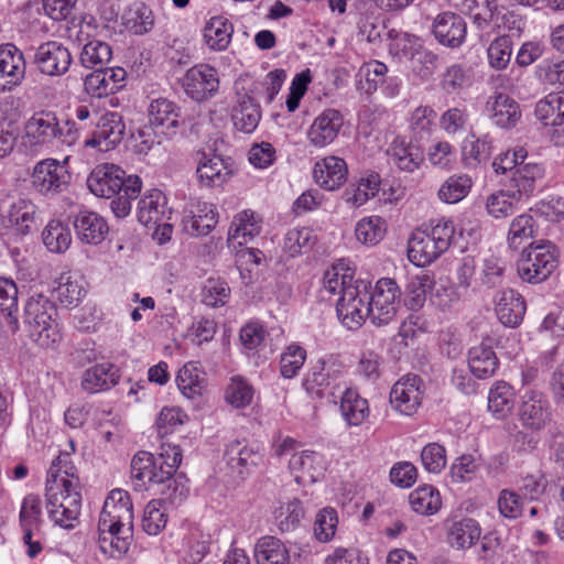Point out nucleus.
Wrapping results in <instances>:
<instances>
[{
    "instance_id": "8",
    "label": "nucleus",
    "mask_w": 564,
    "mask_h": 564,
    "mask_svg": "<svg viewBox=\"0 0 564 564\" xmlns=\"http://www.w3.org/2000/svg\"><path fill=\"white\" fill-rule=\"evenodd\" d=\"M401 301V290L391 278H381L376 282L368 300L370 321L378 326L388 325L394 319Z\"/></svg>"
},
{
    "instance_id": "32",
    "label": "nucleus",
    "mask_w": 564,
    "mask_h": 564,
    "mask_svg": "<svg viewBox=\"0 0 564 564\" xmlns=\"http://www.w3.org/2000/svg\"><path fill=\"white\" fill-rule=\"evenodd\" d=\"M74 228L82 242L94 246L101 243L109 232L105 218L89 210H82L77 214Z\"/></svg>"
},
{
    "instance_id": "44",
    "label": "nucleus",
    "mask_w": 564,
    "mask_h": 564,
    "mask_svg": "<svg viewBox=\"0 0 564 564\" xmlns=\"http://www.w3.org/2000/svg\"><path fill=\"white\" fill-rule=\"evenodd\" d=\"M534 115L545 127H557L564 123V95L551 93L535 105Z\"/></svg>"
},
{
    "instance_id": "59",
    "label": "nucleus",
    "mask_w": 564,
    "mask_h": 564,
    "mask_svg": "<svg viewBox=\"0 0 564 564\" xmlns=\"http://www.w3.org/2000/svg\"><path fill=\"white\" fill-rule=\"evenodd\" d=\"M419 37L409 33L389 31V53L399 61H411L420 46Z\"/></svg>"
},
{
    "instance_id": "56",
    "label": "nucleus",
    "mask_w": 564,
    "mask_h": 564,
    "mask_svg": "<svg viewBox=\"0 0 564 564\" xmlns=\"http://www.w3.org/2000/svg\"><path fill=\"white\" fill-rule=\"evenodd\" d=\"M42 238L51 252H64L72 243V234L68 226L55 219L46 225Z\"/></svg>"
},
{
    "instance_id": "33",
    "label": "nucleus",
    "mask_w": 564,
    "mask_h": 564,
    "mask_svg": "<svg viewBox=\"0 0 564 564\" xmlns=\"http://www.w3.org/2000/svg\"><path fill=\"white\" fill-rule=\"evenodd\" d=\"M545 174V169L540 163H522L512 173L509 181V189L521 199L530 197L536 189V183Z\"/></svg>"
},
{
    "instance_id": "55",
    "label": "nucleus",
    "mask_w": 564,
    "mask_h": 564,
    "mask_svg": "<svg viewBox=\"0 0 564 564\" xmlns=\"http://www.w3.org/2000/svg\"><path fill=\"white\" fill-rule=\"evenodd\" d=\"M56 289L59 303L66 307H75L86 294L82 276L64 273Z\"/></svg>"
},
{
    "instance_id": "58",
    "label": "nucleus",
    "mask_w": 564,
    "mask_h": 564,
    "mask_svg": "<svg viewBox=\"0 0 564 564\" xmlns=\"http://www.w3.org/2000/svg\"><path fill=\"white\" fill-rule=\"evenodd\" d=\"M111 57V46L107 42L94 39L83 46L79 61L85 68H95L107 64Z\"/></svg>"
},
{
    "instance_id": "43",
    "label": "nucleus",
    "mask_w": 564,
    "mask_h": 564,
    "mask_svg": "<svg viewBox=\"0 0 564 564\" xmlns=\"http://www.w3.org/2000/svg\"><path fill=\"white\" fill-rule=\"evenodd\" d=\"M488 105L491 112L490 117L498 127H514L521 118L520 106L506 94H498Z\"/></svg>"
},
{
    "instance_id": "30",
    "label": "nucleus",
    "mask_w": 564,
    "mask_h": 564,
    "mask_svg": "<svg viewBox=\"0 0 564 564\" xmlns=\"http://www.w3.org/2000/svg\"><path fill=\"white\" fill-rule=\"evenodd\" d=\"M172 210L167 207V198L158 188L147 191L137 207L138 220L145 227H152L164 220H170Z\"/></svg>"
},
{
    "instance_id": "28",
    "label": "nucleus",
    "mask_w": 564,
    "mask_h": 564,
    "mask_svg": "<svg viewBox=\"0 0 564 564\" xmlns=\"http://www.w3.org/2000/svg\"><path fill=\"white\" fill-rule=\"evenodd\" d=\"M388 161L401 172L413 173L424 162L420 145L408 142L403 137H395L387 149Z\"/></svg>"
},
{
    "instance_id": "61",
    "label": "nucleus",
    "mask_w": 564,
    "mask_h": 564,
    "mask_svg": "<svg viewBox=\"0 0 564 564\" xmlns=\"http://www.w3.org/2000/svg\"><path fill=\"white\" fill-rule=\"evenodd\" d=\"M167 523L163 499H152L144 508L142 529L149 535H158Z\"/></svg>"
},
{
    "instance_id": "9",
    "label": "nucleus",
    "mask_w": 564,
    "mask_h": 564,
    "mask_svg": "<svg viewBox=\"0 0 564 564\" xmlns=\"http://www.w3.org/2000/svg\"><path fill=\"white\" fill-rule=\"evenodd\" d=\"M369 294L366 285L348 286L336 304L337 316L341 324L348 329H358L366 317L370 318L368 311Z\"/></svg>"
},
{
    "instance_id": "6",
    "label": "nucleus",
    "mask_w": 564,
    "mask_h": 564,
    "mask_svg": "<svg viewBox=\"0 0 564 564\" xmlns=\"http://www.w3.org/2000/svg\"><path fill=\"white\" fill-rule=\"evenodd\" d=\"M557 263V248L552 242H532L522 250L517 270L523 282L536 284L545 281L556 269Z\"/></svg>"
},
{
    "instance_id": "19",
    "label": "nucleus",
    "mask_w": 564,
    "mask_h": 564,
    "mask_svg": "<svg viewBox=\"0 0 564 564\" xmlns=\"http://www.w3.org/2000/svg\"><path fill=\"white\" fill-rule=\"evenodd\" d=\"M262 225V216L252 209H243L237 213L228 230V247L236 250L247 246L260 235Z\"/></svg>"
},
{
    "instance_id": "14",
    "label": "nucleus",
    "mask_w": 564,
    "mask_h": 564,
    "mask_svg": "<svg viewBox=\"0 0 564 564\" xmlns=\"http://www.w3.org/2000/svg\"><path fill=\"white\" fill-rule=\"evenodd\" d=\"M343 126L344 116L339 110L324 109L310 126L307 141L316 149L326 148L337 139Z\"/></svg>"
},
{
    "instance_id": "40",
    "label": "nucleus",
    "mask_w": 564,
    "mask_h": 564,
    "mask_svg": "<svg viewBox=\"0 0 564 564\" xmlns=\"http://www.w3.org/2000/svg\"><path fill=\"white\" fill-rule=\"evenodd\" d=\"M176 384L187 399L200 397L206 387L205 372L195 361L186 362L176 375Z\"/></svg>"
},
{
    "instance_id": "38",
    "label": "nucleus",
    "mask_w": 564,
    "mask_h": 564,
    "mask_svg": "<svg viewBox=\"0 0 564 564\" xmlns=\"http://www.w3.org/2000/svg\"><path fill=\"white\" fill-rule=\"evenodd\" d=\"M234 24L223 15L212 17L203 29V41L214 52L226 51L231 43Z\"/></svg>"
},
{
    "instance_id": "49",
    "label": "nucleus",
    "mask_w": 564,
    "mask_h": 564,
    "mask_svg": "<svg viewBox=\"0 0 564 564\" xmlns=\"http://www.w3.org/2000/svg\"><path fill=\"white\" fill-rule=\"evenodd\" d=\"M536 231L538 225L531 214L518 215L510 223L507 243L510 249L518 250L525 241L533 238Z\"/></svg>"
},
{
    "instance_id": "12",
    "label": "nucleus",
    "mask_w": 564,
    "mask_h": 564,
    "mask_svg": "<svg viewBox=\"0 0 564 564\" xmlns=\"http://www.w3.org/2000/svg\"><path fill=\"white\" fill-rule=\"evenodd\" d=\"M98 524L108 528L121 527L133 530V507L128 491L113 489L104 502Z\"/></svg>"
},
{
    "instance_id": "3",
    "label": "nucleus",
    "mask_w": 564,
    "mask_h": 564,
    "mask_svg": "<svg viewBox=\"0 0 564 564\" xmlns=\"http://www.w3.org/2000/svg\"><path fill=\"white\" fill-rule=\"evenodd\" d=\"M80 132L76 122L67 120L62 126L56 112L35 111L24 124L25 143L35 150H52L61 145L72 147L79 140Z\"/></svg>"
},
{
    "instance_id": "24",
    "label": "nucleus",
    "mask_w": 564,
    "mask_h": 564,
    "mask_svg": "<svg viewBox=\"0 0 564 564\" xmlns=\"http://www.w3.org/2000/svg\"><path fill=\"white\" fill-rule=\"evenodd\" d=\"M121 378L118 366L110 361L95 364L85 369L80 377V388L88 394H97L111 390Z\"/></svg>"
},
{
    "instance_id": "15",
    "label": "nucleus",
    "mask_w": 564,
    "mask_h": 564,
    "mask_svg": "<svg viewBox=\"0 0 564 564\" xmlns=\"http://www.w3.org/2000/svg\"><path fill=\"white\" fill-rule=\"evenodd\" d=\"M126 130L122 117L118 112L104 113L93 132V137L84 141L86 148H98L100 151H109L119 144Z\"/></svg>"
},
{
    "instance_id": "26",
    "label": "nucleus",
    "mask_w": 564,
    "mask_h": 564,
    "mask_svg": "<svg viewBox=\"0 0 564 564\" xmlns=\"http://www.w3.org/2000/svg\"><path fill=\"white\" fill-rule=\"evenodd\" d=\"M494 303L496 316L503 326L516 328L522 323L527 302L518 291L503 289L497 292Z\"/></svg>"
},
{
    "instance_id": "18",
    "label": "nucleus",
    "mask_w": 564,
    "mask_h": 564,
    "mask_svg": "<svg viewBox=\"0 0 564 564\" xmlns=\"http://www.w3.org/2000/svg\"><path fill=\"white\" fill-rule=\"evenodd\" d=\"M230 176L231 170L223 156L204 151L197 152L196 178L200 187H221Z\"/></svg>"
},
{
    "instance_id": "60",
    "label": "nucleus",
    "mask_w": 564,
    "mask_h": 564,
    "mask_svg": "<svg viewBox=\"0 0 564 564\" xmlns=\"http://www.w3.org/2000/svg\"><path fill=\"white\" fill-rule=\"evenodd\" d=\"M513 42L509 35H500L487 48L488 64L496 70L506 69L511 61Z\"/></svg>"
},
{
    "instance_id": "11",
    "label": "nucleus",
    "mask_w": 564,
    "mask_h": 564,
    "mask_svg": "<svg viewBox=\"0 0 564 564\" xmlns=\"http://www.w3.org/2000/svg\"><path fill=\"white\" fill-rule=\"evenodd\" d=\"M423 394V380L417 375H406L393 384L390 391V403L399 414L411 416L421 406Z\"/></svg>"
},
{
    "instance_id": "29",
    "label": "nucleus",
    "mask_w": 564,
    "mask_h": 564,
    "mask_svg": "<svg viewBox=\"0 0 564 564\" xmlns=\"http://www.w3.org/2000/svg\"><path fill=\"white\" fill-rule=\"evenodd\" d=\"M313 177L316 184L322 188L326 191H336L347 181V163L339 156H325L314 164Z\"/></svg>"
},
{
    "instance_id": "46",
    "label": "nucleus",
    "mask_w": 564,
    "mask_h": 564,
    "mask_svg": "<svg viewBox=\"0 0 564 564\" xmlns=\"http://www.w3.org/2000/svg\"><path fill=\"white\" fill-rule=\"evenodd\" d=\"M411 509L421 516H433L442 508V498L437 488L432 485H421L410 492Z\"/></svg>"
},
{
    "instance_id": "62",
    "label": "nucleus",
    "mask_w": 564,
    "mask_h": 564,
    "mask_svg": "<svg viewBox=\"0 0 564 564\" xmlns=\"http://www.w3.org/2000/svg\"><path fill=\"white\" fill-rule=\"evenodd\" d=\"M188 421V415L178 406H164L155 421V427L161 438L173 434Z\"/></svg>"
},
{
    "instance_id": "51",
    "label": "nucleus",
    "mask_w": 564,
    "mask_h": 564,
    "mask_svg": "<svg viewBox=\"0 0 564 564\" xmlns=\"http://www.w3.org/2000/svg\"><path fill=\"white\" fill-rule=\"evenodd\" d=\"M380 188V176L376 173L360 177L345 192L346 202L352 206L360 207L375 197Z\"/></svg>"
},
{
    "instance_id": "7",
    "label": "nucleus",
    "mask_w": 564,
    "mask_h": 564,
    "mask_svg": "<svg viewBox=\"0 0 564 564\" xmlns=\"http://www.w3.org/2000/svg\"><path fill=\"white\" fill-rule=\"evenodd\" d=\"M69 158L63 162L47 158L39 161L31 173V185L44 196H53L67 189L72 174L67 169Z\"/></svg>"
},
{
    "instance_id": "25",
    "label": "nucleus",
    "mask_w": 564,
    "mask_h": 564,
    "mask_svg": "<svg viewBox=\"0 0 564 564\" xmlns=\"http://www.w3.org/2000/svg\"><path fill=\"white\" fill-rule=\"evenodd\" d=\"M26 64L22 51L13 44L0 46V91H10L25 76Z\"/></svg>"
},
{
    "instance_id": "57",
    "label": "nucleus",
    "mask_w": 564,
    "mask_h": 564,
    "mask_svg": "<svg viewBox=\"0 0 564 564\" xmlns=\"http://www.w3.org/2000/svg\"><path fill=\"white\" fill-rule=\"evenodd\" d=\"M317 241V236L311 227L290 229L284 237V249L295 257L310 251Z\"/></svg>"
},
{
    "instance_id": "4",
    "label": "nucleus",
    "mask_w": 564,
    "mask_h": 564,
    "mask_svg": "<svg viewBox=\"0 0 564 564\" xmlns=\"http://www.w3.org/2000/svg\"><path fill=\"white\" fill-rule=\"evenodd\" d=\"M455 226L451 218L431 219L416 228L408 242V258L416 267H426L446 252L453 242Z\"/></svg>"
},
{
    "instance_id": "37",
    "label": "nucleus",
    "mask_w": 564,
    "mask_h": 564,
    "mask_svg": "<svg viewBox=\"0 0 564 564\" xmlns=\"http://www.w3.org/2000/svg\"><path fill=\"white\" fill-rule=\"evenodd\" d=\"M339 411L348 426L362 425L370 415V406L367 399L362 398L356 389L346 388L340 402Z\"/></svg>"
},
{
    "instance_id": "50",
    "label": "nucleus",
    "mask_w": 564,
    "mask_h": 564,
    "mask_svg": "<svg viewBox=\"0 0 564 564\" xmlns=\"http://www.w3.org/2000/svg\"><path fill=\"white\" fill-rule=\"evenodd\" d=\"M492 152V140L489 135L480 138H466L463 143L462 154L464 164L468 167H475L490 159Z\"/></svg>"
},
{
    "instance_id": "1",
    "label": "nucleus",
    "mask_w": 564,
    "mask_h": 564,
    "mask_svg": "<svg viewBox=\"0 0 564 564\" xmlns=\"http://www.w3.org/2000/svg\"><path fill=\"white\" fill-rule=\"evenodd\" d=\"M44 497L47 517L54 525L72 530L79 523L80 481L68 452L59 453L52 460L47 469Z\"/></svg>"
},
{
    "instance_id": "23",
    "label": "nucleus",
    "mask_w": 564,
    "mask_h": 564,
    "mask_svg": "<svg viewBox=\"0 0 564 564\" xmlns=\"http://www.w3.org/2000/svg\"><path fill=\"white\" fill-rule=\"evenodd\" d=\"M181 108L165 97L152 99L148 107L150 126L159 133L173 137L180 128Z\"/></svg>"
},
{
    "instance_id": "10",
    "label": "nucleus",
    "mask_w": 564,
    "mask_h": 564,
    "mask_svg": "<svg viewBox=\"0 0 564 564\" xmlns=\"http://www.w3.org/2000/svg\"><path fill=\"white\" fill-rule=\"evenodd\" d=\"M181 83L185 94L197 102L214 97L220 84L217 68L206 63H199L188 68Z\"/></svg>"
},
{
    "instance_id": "27",
    "label": "nucleus",
    "mask_w": 564,
    "mask_h": 564,
    "mask_svg": "<svg viewBox=\"0 0 564 564\" xmlns=\"http://www.w3.org/2000/svg\"><path fill=\"white\" fill-rule=\"evenodd\" d=\"M225 457L230 469L245 477L262 463L263 454L258 445L235 440L227 445Z\"/></svg>"
},
{
    "instance_id": "36",
    "label": "nucleus",
    "mask_w": 564,
    "mask_h": 564,
    "mask_svg": "<svg viewBox=\"0 0 564 564\" xmlns=\"http://www.w3.org/2000/svg\"><path fill=\"white\" fill-rule=\"evenodd\" d=\"M549 402L541 392L529 390L523 395L520 419L523 425L540 430L549 420Z\"/></svg>"
},
{
    "instance_id": "13",
    "label": "nucleus",
    "mask_w": 564,
    "mask_h": 564,
    "mask_svg": "<svg viewBox=\"0 0 564 564\" xmlns=\"http://www.w3.org/2000/svg\"><path fill=\"white\" fill-rule=\"evenodd\" d=\"M446 541L456 550H466L477 543L481 535L479 522L462 512L449 514L444 522Z\"/></svg>"
},
{
    "instance_id": "54",
    "label": "nucleus",
    "mask_w": 564,
    "mask_h": 564,
    "mask_svg": "<svg viewBox=\"0 0 564 564\" xmlns=\"http://www.w3.org/2000/svg\"><path fill=\"white\" fill-rule=\"evenodd\" d=\"M386 232L387 223L378 215L361 218L355 229L357 240L366 246H376L384 238Z\"/></svg>"
},
{
    "instance_id": "17",
    "label": "nucleus",
    "mask_w": 564,
    "mask_h": 564,
    "mask_svg": "<svg viewBox=\"0 0 564 564\" xmlns=\"http://www.w3.org/2000/svg\"><path fill=\"white\" fill-rule=\"evenodd\" d=\"M127 85V72L122 67H107L88 74L84 80L85 91L95 98L115 95Z\"/></svg>"
},
{
    "instance_id": "45",
    "label": "nucleus",
    "mask_w": 564,
    "mask_h": 564,
    "mask_svg": "<svg viewBox=\"0 0 564 564\" xmlns=\"http://www.w3.org/2000/svg\"><path fill=\"white\" fill-rule=\"evenodd\" d=\"M434 275L430 272H421L412 275L405 285L404 303L411 311H419L423 307L427 293L434 288Z\"/></svg>"
},
{
    "instance_id": "31",
    "label": "nucleus",
    "mask_w": 564,
    "mask_h": 564,
    "mask_svg": "<svg viewBox=\"0 0 564 564\" xmlns=\"http://www.w3.org/2000/svg\"><path fill=\"white\" fill-rule=\"evenodd\" d=\"M36 206L31 199L19 198L2 214L1 224L17 235L30 234L35 225Z\"/></svg>"
},
{
    "instance_id": "42",
    "label": "nucleus",
    "mask_w": 564,
    "mask_h": 564,
    "mask_svg": "<svg viewBox=\"0 0 564 564\" xmlns=\"http://www.w3.org/2000/svg\"><path fill=\"white\" fill-rule=\"evenodd\" d=\"M468 366L476 378L487 379L496 373L499 360L492 347L480 344L470 348Z\"/></svg>"
},
{
    "instance_id": "34",
    "label": "nucleus",
    "mask_w": 564,
    "mask_h": 564,
    "mask_svg": "<svg viewBox=\"0 0 564 564\" xmlns=\"http://www.w3.org/2000/svg\"><path fill=\"white\" fill-rule=\"evenodd\" d=\"M230 117L236 130L249 134L258 128L262 111L256 99L245 94L234 105Z\"/></svg>"
},
{
    "instance_id": "2",
    "label": "nucleus",
    "mask_w": 564,
    "mask_h": 564,
    "mask_svg": "<svg viewBox=\"0 0 564 564\" xmlns=\"http://www.w3.org/2000/svg\"><path fill=\"white\" fill-rule=\"evenodd\" d=\"M89 191L97 197L113 198L110 207L118 218H124L131 212V202L142 189V180L138 175H126L118 165L105 163L97 165L87 178Z\"/></svg>"
},
{
    "instance_id": "20",
    "label": "nucleus",
    "mask_w": 564,
    "mask_h": 564,
    "mask_svg": "<svg viewBox=\"0 0 564 564\" xmlns=\"http://www.w3.org/2000/svg\"><path fill=\"white\" fill-rule=\"evenodd\" d=\"M432 33L440 44L456 48L466 41L467 23L462 15L455 12H442L433 21Z\"/></svg>"
},
{
    "instance_id": "16",
    "label": "nucleus",
    "mask_w": 564,
    "mask_h": 564,
    "mask_svg": "<svg viewBox=\"0 0 564 564\" xmlns=\"http://www.w3.org/2000/svg\"><path fill=\"white\" fill-rule=\"evenodd\" d=\"M131 479L135 490H153L156 484L169 477L152 453L139 451L131 460Z\"/></svg>"
},
{
    "instance_id": "53",
    "label": "nucleus",
    "mask_w": 564,
    "mask_h": 564,
    "mask_svg": "<svg viewBox=\"0 0 564 564\" xmlns=\"http://www.w3.org/2000/svg\"><path fill=\"white\" fill-rule=\"evenodd\" d=\"M360 283H354V274L349 268H344L337 263L328 268L323 275V291L329 295L344 294L348 286H358Z\"/></svg>"
},
{
    "instance_id": "41",
    "label": "nucleus",
    "mask_w": 564,
    "mask_h": 564,
    "mask_svg": "<svg viewBox=\"0 0 564 564\" xmlns=\"http://www.w3.org/2000/svg\"><path fill=\"white\" fill-rule=\"evenodd\" d=\"M0 310L9 332L20 328L18 318V286L12 279L0 276Z\"/></svg>"
},
{
    "instance_id": "52",
    "label": "nucleus",
    "mask_w": 564,
    "mask_h": 564,
    "mask_svg": "<svg viewBox=\"0 0 564 564\" xmlns=\"http://www.w3.org/2000/svg\"><path fill=\"white\" fill-rule=\"evenodd\" d=\"M473 184V180L468 174L451 175L441 185L437 196L444 203L456 204L469 194Z\"/></svg>"
},
{
    "instance_id": "64",
    "label": "nucleus",
    "mask_w": 564,
    "mask_h": 564,
    "mask_svg": "<svg viewBox=\"0 0 564 564\" xmlns=\"http://www.w3.org/2000/svg\"><path fill=\"white\" fill-rule=\"evenodd\" d=\"M209 552V545L198 532H191L183 538L181 558L185 564H198Z\"/></svg>"
},
{
    "instance_id": "48",
    "label": "nucleus",
    "mask_w": 564,
    "mask_h": 564,
    "mask_svg": "<svg viewBox=\"0 0 564 564\" xmlns=\"http://www.w3.org/2000/svg\"><path fill=\"white\" fill-rule=\"evenodd\" d=\"M516 392L506 381H497L488 393V409L498 419L506 417L514 406Z\"/></svg>"
},
{
    "instance_id": "35",
    "label": "nucleus",
    "mask_w": 564,
    "mask_h": 564,
    "mask_svg": "<svg viewBox=\"0 0 564 564\" xmlns=\"http://www.w3.org/2000/svg\"><path fill=\"white\" fill-rule=\"evenodd\" d=\"M133 530L130 528H108L98 524V545L100 551L110 557H121L131 545Z\"/></svg>"
},
{
    "instance_id": "22",
    "label": "nucleus",
    "mask_w": 564,
    "mask_h": 564,
    "mask_svg": "<svg viewBox=\"0 0 564 564\" xmlns=\"http://www.w3.org/2000/svg\"><path fill=\"white\" fill-rule=\"evenodd\" d=\"M289 468L294 474L296 482H316L324 477L327 460L322 453L305 449L292 454Z\"/></svg>"
},
{
    "instance_id": "5",
    "label": "nucleus",
    "mask_w": 564,
    "mask_h": 564,
    "mask_svg": "<svg viewBox=\"0 0 564 564\" xmlns=\"http://www.w3.org/2000/svg\"><path fill=\"white\" fill-rule=\"evenodd\" d=\"M24 323L31 338L42 348H55L62 340L57 308L48 297L34 294L24 305Z\"/></svg>"
},
{
    "instance_id": "39",
    "label": "nucleus",
    "mask_w": 564,
    "mask_h": 564,
    "mask_svg": "<svg viewBox=\"0 0 564 564\" xmlns=\"http://www.w3.org/2000/svg\"><path fill=\"white\" fill-rule=\"evenodd\" d=\"M256 564H291L290 550L278 538L261 536L253 550Z\"/></svg>"
},
{
    "instance_id": "63",
    "label": "nucleus",
    "mask_w": 564,
    "mask_h": 564,
    "mask_svg": "<svg viewBox=\"0 0 564 564\" xmlns=\"http://www.w3.org/2000/svg\"><path fill=\"white\" fill-rule=\"evenodd\" d=\"M519 200L510 189L497 191L487 197L486 210L494 218H506L514 213Z\"/></svg>"
},
{
    "instance_id": "47",
    "label": "nucleus",
    "mask_w": 564,
    "mask_h": 564,
    "mask_svg": "<svg viewBox=\"0 0 564 564\" xmlns=\"http://www.w3.org/2000/svg\"><path fill=\"white\" fill-rule=\"evenodd\" d=\"M42 523V501L35 494L26 495L21 503L19 512V524L26 540L30 533L40 531Z\"/></svg>"
},
{
    "instance_id": "21",
    "label": "nucleus",
    "mask_w": 564,
    "mask_h": 564,
    "mask_svg": "<svg viewBox=\"0 0 564 564\" xmlns=\"http://www.w3.org/2000/svg\"><path fill=\"white\" fill-rule=\"evenodd\" d=\"M72 54L66 46L56 41L42 43L35 53V64L42 74L61 76L72 64Z\"/></svg>"
}]
</instances>
